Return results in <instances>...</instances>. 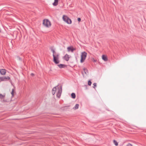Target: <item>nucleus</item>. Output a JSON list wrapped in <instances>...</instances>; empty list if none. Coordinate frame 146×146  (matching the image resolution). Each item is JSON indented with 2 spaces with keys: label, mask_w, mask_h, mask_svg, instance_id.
<instances>
[{
  "label": "nucleus",
  "mask_w": 146,
  "mask_h": 146,
  "mask_svg": "<svg viewBox=\"0 0 146 146\" xmlns=\"http://www.w3.org/2000/svg\"><path fill=\"white\" fill-rule=\"evenodd\" d=\"M5 95H3L1 94H0V98L1 99V100L5 98Z\"/></svg>",
  "instance_id": "17"
},
{
  "label": "nucleus",
  "mask_w": 146,
  "mask_h": 146,
  "mask_svg": "<svg viewBox=\"0 0 146 146\" xmlns=\"http://www.w3.org/2000/svg\"><path fill=\"white\" fill-rule=\"evenodd\" d=\"M14 89H12V92H11V94L12 95V96H14Z\"/></svg>",
  "instance_id": "21"
},
{
  "label": "nucleus",
  "mask_w": 146,
  "mask_h": 146,
  "mask_svg": "<svg viewBox=\"0 0 146 146\" xmlns=\"http://www.w3.org/2000/svg\"><path fill=\"white\" fill-rule=\"evenodd\" d=\"M31 75L32 76H34V74L33 73H31Z\"/></svg>",
  "instance_id": "25"
},
{
  "label": "nucleus",
  "mask_w": 146,
  "mask_h": 146,
  "mask_svg": "<svg viewBox=\"0 0 146 146\" xmlns=\"http://www.w3.org/2000/svg\"><path fill=\"white\" fill-rule=\"evenodd\" d=\"M64 60L66 61H68L69 60V56L67 54H66L63 57Z\"/></svg>",
  "instance_id": "7"
},
{
  "label": "nucleus",
  "mask_w": 146,
  "mask_h": 146,
  "mask_svg": "<svg viewBox=\"0 0 146 146\" xmlns=\"http://www.w3.org/2000/svg\"><path fill=\"white\" fill-rule=\"evenodd\" d=\"M4 102H7V101H4Z\"/></svg>",
  "instance_id": "27"
},
{
  "label": "nucleus",
  "mask_w": 146,
  "mask_h": 146,
  "mask_svg": "<svg viewBox=\"0 0 146 146\" xmlns=\"http://www.w3.org/2000/svg\"><path fill=\"white\" fill-rule=\"evenodd\" d=\"M62 19L67 24H71L72 22L71 19L67 16L63 15Z\"/></svg>",
  "instance_id": "2"
},
{
  "label": "nucleus",
  "mask_w": 146,
  "mask_h": 146,
  "mask_svg": "<svg viewBox=\"0 0 146 146\" xmlns=\"http://www.w3.org/2000/svg\"><path fill=\"white\" fill-rule=\"evenodd\" d=\"M58 0H54V2L52 4L54 6H56L58 5Z\"/></svg>",
  "instance_id": "14"
},
{
  "label": "nucleus",
  "mask_w": 146,
  "mask_h": 146,
  "mask_svg": "<svg viewBox=\"0 0 146 146\" xmlns=\"http://www.w3.org/2000/svg\"><path fill=\"white\" fill-rule=\"evenodd\" d=\"M43 24L46 27H48L51 26V23L48 19H44L43 21Z\"/></svg>",
  "instance_id": "3"
},
{
  "label": "nucleus",
  "mask_w": 146,
  "mask_h": 146,
  "mask_svg": "<svg viewBox=\"0 0 146 146\" xmlns=\"http://www.w3.org/2000/svg\"><path fill=\"white\" fill-rule=\"evenodd\" d=\"M62 86H61L60 88L58 89V90L56 94L57 97L58 98H59L61 96V93L62 92Z\"/></svg>",
  "instance_id": "5"
},
{
  "label": "nucleus",
  "mask_w": 146,
  "mask_h": 146,
  "mask_svg": "<svg viewBox=\"0 0 146 146\" xmlns=\"http://www.w3.org/2000/svg\"><path fill=\"white\" fill-rule=\"evenodd\" d=\"M77 19L79 22H80L81 21V19L80 18H78Z\"/></svg>",
  "instance_id": "23"
},
{
  "label": "nucleus",
  "mask_w": 146,
  "mask_h": 146,
  "mask_svg": "<svg viewBox=\"0 0 146 146\" xmlns=\"http://www.w3.org/2000/svg\"><path fill=\"white\" fill-rule=\"evenodd\" d=\"M6 72V70L4 69H2L0 70V73L2 75H5Z\"/></svg>",
  "instance_id": "8"
},
{
  "label": "nucleus",
  "mask_w": 146,
  "mask_h": 146,
  "mask_svg": "<svg viewBox=\"0 0 146 146\" xmlns=\"http://www.w3.org/2000/svg\"><path fill=\"white\" fill-rule=\"evenodd\" d=\"M51 51L52 52L53 54H52L53 56V55L54 56H56V54H57L58 53H56V52L55 51L54 49L52 48H50Z\"/></svg>",
  "instance_id": "11"
},
{
  "label": "nucleus",
  "mask_w": 146,
  "mask_h": 146,
  "mask_svg": "<svg viewBox=\"0 0 146 146\" xmlns=\"http://www.w3.org/2000/svg\"><path fill=\"white\" fill-rule=\"evenodd\" d=\"M87 53L85 51L82 52L81 53V58L80 60L81 63L83 62L85 60L87 56Z\"/></svg>",
  "instance_id": "4"
},
{
  "label": "nucleus",
  "mask_w": 146,
  "mask_h": 146,
  "mask_svg": "<svg viewBox=\"0 0 146 146\" xmlns=\"http://www.w3.org/2000/svg\"><path fill=\"white\" fill-rule=\"evenodd\" d=\"M84 72L85 73V74H87V72H88V70L87 69L85 68H83Z\"/></svg>",
  "instance_id": "18"
},
{
  "label": "nucleus",
  "mask_w": 146,
  "mask_h": 146,
  "mask_svg": "<svg viewBox=\"0 0 146 146\" xmlns=\"http://www.w3.org/2000/svg\"><path fill=\"white\" fill-rule=\"evenodd\" d=\"M10 79V78L9 76L5 77H0V82L3 81H6Z\"/></svg>",
  "instance_id": "6"
},
{
  "label": "nucleus",
  "mask_w": 146,
  "mask_h": 146,
  "mask_svg": "<svg viewBox=\"0 0 146 146\" xmlns=\"http://www.w3.org/2000/svg\"><path fill=\"white\" fill-rule=\"evenodd\" d=\"M96 84H97L96 83H94L93 84V85H94V86H93V87L94 88H95V87L96 86Z\"/></svg>",
  "instance_id": "22"
},
{
  "label": "nucleus",
  "mask_w": 146,
  "mask_h": 146,
  "mask_svg": "<svg viewBox=\"0 0 146 146\" xmlns=\"http://www.w3.org/2000/svg\"><path fill=\"white\" fill-rule=\"evenodd\" d=\"M102 59L103 60H104L105 61H107L108 60L107 56L104 55H103L102 56Z\"/></svg>",
  "instance_id": "13"
},
{
  "label": "nucleus",
  "mask_w": 146,
  "mask_h": 146,
  "mask_svg": "<svg viewBox=\"0 0 146 146\" xmlns=\"http://www.w3.org/2000/svg\"><path fill=\"white\" fill-rule=\"evenodd\" d=\"M56 87H54L52 89V94H53V95H54L55 94L56 92Z\"/></svg>",
  "instance_id": "12"
},
{
  "label": "nucleus",
  "mask_w": 146,
  "mask_h": 146,
  "mask_svg": "<svg viewBox=\"0 0 146 146\" xmlns=\"http://www.w3.org/2000/svg\"><path fill=\"white\" fill-rule=\"evenodd\" d=\"M71 97L73 99L75 98H76L75 94L74 93H72L71 94Z\"/></svg>",
  "instance_id": "16"
},
{
  "label": "nucleus",
  "mask_w": 146,
  "mask_h": 146,
  "mask_svg": "<svg viewBox=\"0 0 146 146\" xmlns=\"http://www.w3.org/2000/svg\"><path fill=\"white\" fill-rule=\"evenodd\" d=\"M92 84V82L91 80H89L88 82V84L89 86H90Z\"/></svg>",
  "instance_id": "20"
},
{
  "label": "nucleus",
  "mask_w": 146,
  "mask_h": 146,
  "mask_svg": "<svg viewBox=\"0 0 146 146\" xmlns=\"http://www.w3.org/2000/svg\"><path fill=\"white\" fill-rule=\"evenodd\" d=\"M113 141V143L115 145V146H117L118 145V143L115 140H114Z\"/></svg>",
  "instance_id": "19"
},
{
  "label": "nucleus",
  "mask_w": 146,
  "mask_h": 146,
  "mask_svg": "<svg viewBox=\"0 0 146 146\" xmlns=\"http://www.w3.org/2000/svg\"><path fill=\"white\" fill-rule=\"evenodd\" d=\"M79 105L78 104H76L75 105V106L73 107V109L74 110H76L78 108Z\"/></svg>",
  "instance_id": "15"
},
{
  "label": "nucleus",
  "mask_w": 146,
  "mask_h": 146,
  "mask_svg": "<svg viewBox=\"0 0 146 146\" xmlns=\"http://www.w3.org/2000/svg\"><path fill=\"white\" fill-rule=\"evenodd\" d=\"M59 54L57 53L56 56L53 55V61L55 64H58L60 63V60H59Z\"/></svg>",
  "instance_id": "1"
},
{
  "label": "nucleus",
  "mask_w": 146,
  "mask_h": 146,
  "mask_svg": "<svg viewBox=\"0 0 146 146\" xmlns=\"http://www.w3.org/2000/svg\"><path fill=\"white\" fill-rule=\"evenodd\" d=\"M127 146H132V145L131 144H130V143H128Z\"/></svg>",
  "instance_id": "24"
},
{
  "label": "nucleus",
  "mask_w": 146,
  "mask_h": 146,
  "mask_svg": "<svg viewBox=\"0 0 146 146\" xmlns=\"http://www.w3.org/2000/svg\"><path fill=\"white\" fill-rule=\"evenodd\" d=\"M75 50L73 47H68L67 48V50L68 51H71L72 52H73Z\"/></svg>",
  "instance_id": "10"
},
{
  "label": "nucleus",
  "mask_w": 146,
  "mask_h": 146,
  "mask_svg": "<svg viewBox=\"0 0 146 146\" xmlns=\"http://www.w3.org/2000/svg\"><path fill=\"white\" fill-rule=\"evenodd\" d=\"M57 66L60 68H64L66 67V65L62 64H58Z\"/></svg>",
  "instance_id": "9"
},
{
  "label": "nucleus",
  "mask_w": 146,
  "mask_h": 146,
  "mask_svg": "<svg viewBox=\"0 0 146 146\" xmlns=\"http://www.w3.org/2000/svg\"><path fill=\"white\" fill-rule=\"evenodd\" d=\"M85 87H87V85H85L84 86Z\"/></svg>",
  "instance_id": "26"
}]
</instances>
